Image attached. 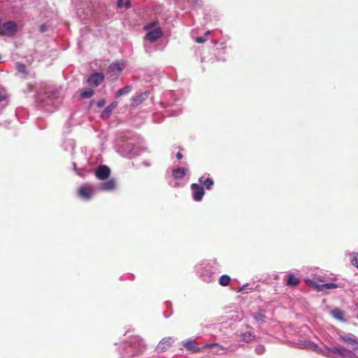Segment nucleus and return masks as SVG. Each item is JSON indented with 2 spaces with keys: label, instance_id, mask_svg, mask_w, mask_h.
<instances>
[{
  "label": "nucleus",
  "instance_id": "16",
  "mask_svg": "<svg viewBox=\"0 0 358 358\" xmlns=\"http://www.w3.org/2000/svg\"><path fill=\"white\" fill-rule=\"evenodd\" d=\"M299 283V279L293 274H289L287 279V285L296 286Z\"/></svg>",
  "mask_w": 358,
  "mask_h": 358
},
{
  "label": "nucleus",
  "instance_id": "22",
  "mask_svg": "<svg viewBox=\"0 0 358 358\" xmlns=\"http://www.w3.org/2000/svg\"><path fill=\"white\" fill-rule=\"evenodd\" d=\"M94 94V91L92 89H87L84 91H83L80 94V96L82 98L88 99L93 96Z\"/></svg>",
  "mask_w": 358,
  "mask_h": 358
},
{
  "label": "nucleus",
  "instance_id": "13",
  "mask_svg": "<svg viewBox=\"0 0 358 358\" xmlns=\"http://www.w3.org/2000/svg\"><path fill=\"white\" fill-rule=\"evenodd\" d=\"M331 315L338 320L339 321L344 322V312L339 309V308H335L331 311Z\"/></svg>",
  "mask_w": 358,
  "mask_h": 358
},
{
  "label": "nucleus",
  "instance_id": "31",
  "mask_svg": "<svg viewBox=\"0 0 358 358\" xmlns=\"http://www.w3.org/2000/svg\"><path fill=\"white\" fill-rule=\"evenodd\" d=\"M206 37H204V36H199V37H197L196 38L195 41L196 43H203L204 42L206 41Z\"/></svg>",
  "mask_w": 358,
  "mask_h": 358
},
{
  "label": "nucleus",
  "instance_id": "7",
  "mask_svg": "<svg viewBox=\"0 0 358 358\" xmlns=\"http://www.w3.org/2000/svg\"><path fill=\"white\" fill-rule=\"evenodd\" d=\"M163 35L162 29L160 27L148 31L145 35V38L149 41L154 42Z\"/></svg>",
  "mask_w": 358,
  "mask_h": 358
},
{
  "label": "nucleus",
  "instance_id": "15",
  "mask_svg": "<svg viewBox=\"0 0 358 358\" xmlns=\"http://www.w3.org/2000/svg\"><path fill=\"white\" fill-rule=\"evenodd\" d=\"M171 345V342L170 339H163L159 342L157 348L158 350L164 351L169 348Z\"/></svg>",
  "mask_w": 358,
  "mask_h": 358
},
{
  "label": "nucleus",
  "instance_id": "37",
  "mask_svg": "<svg viewBox=\"0 0 358 358\" xmlns=\"http://www.w3.org/2000/svg\"><path fill=\"white\" fill-rule=\"evenodd\" d=\"M210 34V31H207L205 33V34H204V37H206V38H207Z\"/></svg>",
  "mask_w": 358,
  "mask_h": 358
},
{
  "label": "nucleus",
  "instance_id": "32",
  "mask_svg": "<svg viewBox=\"0 0 358 358\" xmlns=\"http://www.w3.org/2000/svg\"><path fill=\"white\" fill-rule=\"evenodd\" d=\"M221 351H222V350H219L217 348H213L212 352L213 355H220L223 354L222 352H221Z\"/></svg>",
  "mask_w": 358,
  "mask_h": 358
},
{
  "label": "nucleus",
  "instance_id": "1",
  "mask_svg": "<svg viewBox=\"0 0 358 358\" xmlns=\"http://www.w3.org/2000/svg\"><path fill=\"white\" fill-rule=\"evenodd\" d=\"M17 31L14 21L6 22L0 26V36H13Z\"/></svg>",
  "mask_w": 358,
  "mask_h": 358
},
{
  "label": "nucleus",
  "instance_id": "30",
  "mask_svg": "<svg viewBox=\"0 0 358 358\" xmlns=\"http://www.w3.org/2000/svg\"><path fill=\"white\" fill-rule=\"evenodd\" d=\"M17 68L19 72L26 73V66L23 64L17 63Z\"/></svg>",
  "mask_w": 358,
  "mask_h": 358
},
{
  "label": "nucleus",
  "instance_id": "9",
  "mask_svg": "<svg viewBox=\"0 0 358 358\" xmlns=\"http://www.w3.org/2000/svg\"><path fill=\"white\" fill-rule=\"evenodd\" d=\"M116 187V180L111 178L100 185V189L101 190L110 191L113 190Z\"/></svg>",
  "mask_w": 358,
  "mask_h": 358
},
{
  "label": "nucleus",
  "instance_id": "11",
  "mask_svg": "<svg viewBox=\"0 0 358 358\" xmlns=\"http://www.w3.org/2000/svg\"><path fill=\"white\" fill-rule=\"evenodd\" d=\"M184 348L194 353L199 352L201 351V348L197 347L196 345V341L194 340H189L184 343Z\"/></svg>",
  "mask_w": 358,
  "mask_h": 358
},
{
  "label": "nucleus",
  "instance_id": "38",
  "mask_svg": "<svg viewBox=\"0 0 358 358\" xmlns=\"http://www.w3.org/2000/svg\"><path fill=\"white\" fill-rule=\"evenodd\" d=\"M243 289H244V286H243V287H240V288L238 289V292H242Z\"/></svg>",
  "mask_w": 358,
  "mask_h": 358
},
{
  "label": "nucleus",
  "instance_id": "29",
  "mask_svg": "<svg viewBox=\"0 0 358 358\" xmlns=\"http://www.w3.org/2000/svg\"><path fill=\"white\" fill-rule=\"evenodd\" d=\"M255 352L258 355H262L265 352V348L262 345H258L255 348Z\"/></svg>",
  "mask_w": 358,
  "mask_h": 358
},
{
  "label": "nucleus",
  "instance_id": "12",
  "mask_svg": "<svg viewBox=\"0 0 358 358\" xmlns=\"http://www.w3.org/2000/svg\"><path fill=\"white\" fill-rule=\"evenodd\" d=\"M187 172V169L185 168H178L173 170V176L175 178H183Z\"/></svg>",
  "mask_w": 358,
  "mask_h": 358
},
{
  "label": "nucleus",
  "instance_id": "2",
  "mask_svg": "<svg viewBox=\"0 0 358 358\" xmlns=\"http://www.w3.org/2000/svg\"><path fill=\"white\" fill-rule=\"evenodd\" d=\"M94 189L92 185L85 184L80 186L78 189V195L83 199L89 200L92 198Z\"/></svg>",
  "mask_w": 358,
  "mask_h": 358
},
{
  "label": "nucleus",
  "instance_id": "25",
  "mask_svg": "<svg viewBox=\"0 0 358 358\" xmlns=\"http://www.w3.org/2000/svg\"><path fill=\"white\" fill-rule=\"evenodd\" d=\"M322 286L324 287V290L325 289H336L338 287V285L336 283L329 282V283H324L322 284Z\"/></svg>",
  "mask_w": 358,
  "mask_h": 358
},
{
  "label": "nucleus",
  "instance_id": "24",
  "mask_svg": "<svg viewBox=\"0 0 358 358\" xmlns=\"http://www.w3.org/2000/svg\"><path fill=\"white\" fill-rule=\"evenodd\" d=\"M117 106V101H113V103H111L109 106H108L105 110H104V113L107 114V115H109L110 114V113L112 112V110Z\"/></svg>",
  "mask_w": 358,
  "mask_h": 358
},
{
  "label": "nucleus",
  "instance_id": "20",
  "mask_svg": "<svg viewBox=\"0 0 358 358\" xmlns=\"http://www.w3.org/2000/svg\"><path fill=\"white\" fill-rule=\"evenodd\" d=\"M340 338L342 341H343L352 345H356V347L358 345V341L352 338L348 337L346 336H340Z\"/></svg>",
  "mask_w": 358,
  "mask_h": 358
},
{
  "label": "nucleus",
  "instance_id": "4",
  "mask_svg": "<svg viewBox=\"0 0 358 358\" xmlns=\"http://www.w3.org/2000/svg\"><path fill=\"white\" fill-rule=\"evenodd\" d=\"M329 352L336 354L343 358H350L352 356L353 353L352 351L345 348H337L332 347L328 348Z\"/></svg>",
  "mask_w": 358,
  "mask_h": 358
},
{
  "label": "nucleus",
  "instance_id": "5",
  "mask_svg": "<svg viewBox=\"0 0 358 358\" xmlns=\"http://www.w3.org/2000/svg\"><path fill=\"white\" fill-rule=\"evenodd\" d=\"M104 76L101 73H95L92 74L87 79V83L93 87L99 86L103 80Z\"/></svg>",
  "mask_w": 358,
  "mask_h": 358
},
{
  "label": "nucleus",
  "instance_id": "26",
  "mask_svg": "<svg viewBox=\"0 0 358 358\" xmlns=\"http://www.w3.org/2000/svg\"><path fill=\"white\" fill-rule=\"evenodd\" d=\"M310 285L318 292L324 291V287L322 286V284L320 285L317 282H311Z\"/></svg>",
  "mask_w": 358,
  "mask_h": 358
},
{
  "label": "nucleus",
  "instance_id": "35",
  "mask_svg": "<svg viewBox=\"0 0 358 358\" xmlns=\"http://www.w3.org/2000/svg\"><path fill=\"white\" fill-rule=\"evenodd\" d=\"M6 96L5 94L0 92V102L3 101L6 99Z\"/></svg>",
  "mask_w": 358,
  "mask_h": 358
},
{
  "label": "nucleus",
  "instance_id": "14",
  "mask_svg": "<svg viewBox=\"0 0 358 358\" xmlns=\"http://www.w3.org/2000/svg\"><path fill=\"white\" fill-rule=\"evenodd\" d=\"M199 182L200 183H202L203 185V186H205L206 189H210L214 184V182L213 180L211 179V178H206L204 179V178L202 176L199 178Z\"/></svg>",
  "mask_w": 358,
  "mask_h": 358
},
{
  "label": "nucleus",
  "instance_id": "10",
  "mask_svg": "<svg viewBox=\"0 0 358 358\" xmlns=\"http://www.w3.org/2000/svg\"><path fill=\"white\" fill-rule=\"evenodd\" d=\"M148 96V92H143L135 96H133L131 99V106H138L140 105L145 99H146Z\"/></svg>",
  "mask_w": 358,
  "mask_h": 358
},
{
  "label": "nucleus",
  "instance_id": "8",
  "mask_svg": "<svg viewBox=\"0 0 358 358\" xmlns=\"http://www.w3.org/2000/svg\"><path fill=\"white\" fill-rule=\"evenodd\" d=\"M124 63L122 62H115L112 63L108 67L109 72H115L119 74L124 68Z\"/></svg>",
  "mask_w": 358,
  "mask_h": 358
},
{
  "label": "nucleus",
  "instance_id": "39",
  "mask_svg": "<svg viewBox=\"0 0 358 358\" xmlns=\"http://www.w3.org/2000/svg\"><path fill=\"white\" fill-rule=\"evenodd\" d=\"M357 318H358V313H357Z\"/></svg>",
  "mask_w": 358,
  "mask_h": 358
},
{
  "label": "nucleus",
  "instance_id": "33",
  "mask_svg": "<svg viewBox=\"0 0 358 358\" xmlns=\"http://www.w3.org/2000/svg\"><path fill=\"white\" fill-rule=\"evenodd\" d=\"M105 104H106V101H105V99H100V100L97 102V106H98L99 108H102Z\"/></svg>",
  "mask_w": 358,
  "mask_h": 358
},
{
  "label": "nucleus",
  "instance_id": "17",
  "mask_svg": "<svg viewBox=\"0 0 358 358\" xmlns=\"http://www.w3.org/2000/svg\"><path fill=\"white\" fill-rule=\"evenodd\" d=\"M131 90H132V87L131 85L125 86V87L120 89L119 90H117V92H116V94H115V97L119 98L124 94H127Z\"/></svg>",
  "mask_w": 358,
  "mask_h": 358
},
{
  "label": "nucleus",
  "instance_id": "3",
  "mask_svg": "<svg viewBox=\"0 0 358 358\" xmlns=\"http://www.w3.org/2000/svg\"><path fill=\"white\" fill-rule=\"evenodd\" d=\"M191 189L194 200L196 201H201L205 193L203 187L198 184L193 183L191 185Z\"/></svg>",
  "mask_w": 358,
  "mask_h": 358
},
{
  "label": "nucleus",
  "instance_id": "6",
  "mask_svg": "<svg viewBox=\"0 0 358 358\" xmlns=\"http://www.w3.org/2000/svg\"><path fill=\"white\" fill-rule=\"evenodd\" d=\"M110 170L106 165L99 166L96 171V176L99 180H106L110 176Z\"/></svg>",
  "mask_w": 358,
  "mask_h": 358
},
{
  "label": "nucleus",
  "instance_id": "19",
  "mask_svg": "<svg viewBox=\"0 0 358 358\" xmlns=\"http://www.w3.org/2000/svg\"><path fill=\"white\" fill-rule=\"evenodd\" d=\"M131 1L130 0H117V7L118 8H121L124 6L127 9L131 8Z\"/></svg>",
  "mask_w": 358,
  "mask_h": 358
},
{
  "label": "nucleus",
  "instance_id": "36",
  "mask_svg": "<svg viewBox=\"0 0 358 358\" xmlns=\"http://www.w3.org/2000/svg\"><path fill=\"white\" fill-rule=\"evenodd\" d=\"M176 157L178 159H181L183 157L182 154L180 152H178L176 154Z\"/></svg>",
  "mask_w": 358,
  "mask_h": 358
},
{
  "label": "nucleus",
  "instance_id": "28",
  "mask_svg": "<svg viewBox=\"0 0 358 358\" xmlns=\"http://www.w3.org/2000/svg\"><path fill=\"white\" fill-rule=\"evenodd\" d=\"M158 24V21H154V22H151L150 23H148L147 25H145L144 27V29L145 30H150L152 29H153L154 27H155Z\"/></svg>",
  "mask_w": 358,
  "mask_h": 358
},
{
  "label": "nucleus",
  "instance_id": "27",
  "mask_svg": "<svg viewBox=\"0 0 358 358\" xmlns=\"http://www.w3.org/2000/svg\"><path fill=\"white\" fill-rule=\"evenodd\" d=\"M255 319L257 320V321H259V322H264V318H265V315L261 311L259 313H258L257 314H256L255 316H254Z\"/></svg>",
  "mask_w": 358,
  "mask_h": 358
},
{
  "label": "nucleus",
  "instance_id": "23",
  "mask_svg": "<svg viewBox=\"0 0 358 358\" xmlns=\"http://www.w3.org/2000/svg\"><path fill=\"white\" fill-rule=\"evenodd\" d=\"M350 261L352 266L358 268V253H352L350 255Z\"/></svg>",
  "mask_w": 358,
  "mask_h": 358
},
{
  "label": "nucleus",
  "instance_id": "18",
  "mask_svg": "<svg viewBox=\"0 0 358 358\" xmlns=\"http://www.w3.org/2000/svg\"><path fill=\"white\" fill-rule=\"evenodd\" d=\"M231 281V278L227 275H222L219 278V283L222 286H227Z\"/></svg>",
  "mask_w": 358,
  "mask_h": 358
},
{
  "label": "nucleus",
  "instance_id": "21",
  "mask_svg": "<svg viewBox=\"0 0 358 358\" xmlns=\"http://www.w3.org/2000/svg\"><path fill=\"white\" fill-rule=\"evenodd\" d=\"M203 348H217L219 350H226V348L220 345L217 343H206L203 346Z\"/></svg>",
  "mask_w": 358,
  "mask_h": 358
},
{
  "label": "nucleus",
  "instance_id": "34",
  "mask_svg": "<svg viewBox=\"0 0 358 358\" xmlns=\"http://www.w3.org/2000/svg\"><path fill=\"white\" fill-rule=\"evenodd\" d=\"M39 29L41 32H45L47 30V27L45 24H42L41 25Z\"/></svg>",
  "mask_w": 358,
  "mask_h": 358
}]
</instances>
